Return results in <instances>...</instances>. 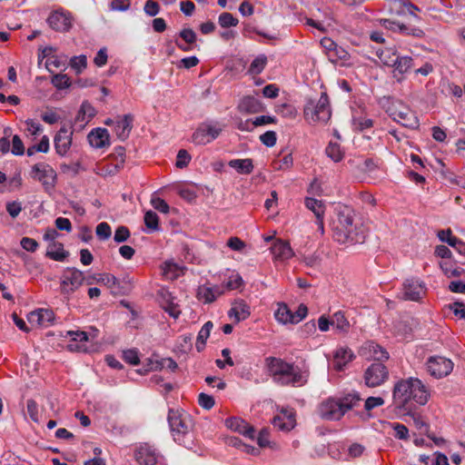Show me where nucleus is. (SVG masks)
Here are the masks:
<instances>
[{
  "instance_id": "16",
  "label": "nucleus",
  "mask_w": 465,
  "mask_h": 465,
  "mask_svg": "<svg viewBox=\"0 0 465 465\" xmlns=\"http://www.w3.org/2000/svg\"><path fill=\"white\" fill-rule=\"evenodd\" d=\"M72 134L65 126L60 128L54 138V149L57 154L64 156L72 145Z\"/></svg>"
},
{
  "instance_id": "54",
  "label": "nucleus",
  "mask_w": 465,
  "mask_h": 465,
  "mask_svg": "<svg viewBox=\"0 0 465 465\" xmlns=\"http://www.w3.org/2000/svg\"><path fill=\"white\" fill-rule=\"evenodd\" d=\"M130 237V231L125 226H119L114 235V240L115 242L121 243Z\"/></svg>"
},
{
  "instance_id": "1",
  "label": "nucleus",
  "mask_w": 465,
  "mask_h": 465,
  "mask_svg": "<svg viewBox=\"0 0 465 465\" xmlns=\"http://www.w3.org/2000/svg\"><path fill=\"white\" fill-rule=\"evenodd\" d=\"M336 215L331 223L334 241L344 245L361 244L365 242L368 229L351 208L340 207Z\"/></svg>"
},
{
  "instance_id": "19",
  "label": "nucleus",
  "mask_w": 465,
  "mask_h": 465,
  "mask_svg": "<svg viewBox=\"0 0 465 465\" xmlns=\"http://www.w3.org/2000/svg\"><path fill=\"white\" fill-rule=\"evenodd\" d=\"M87 139L90 145L95 149H102L110 145V134L105 128L97 127L93 129Z\"/></svg>"
},
{
  "instance_id": "35",
  "label": "nucleus",
  "mask_w": 465,
  "mask_h": 465,
  "mask_svg": "<svg viewBox=\"0 0 465 465\" xmlns=\"http://www.w3.org/2000/svg\"><path fill=\"white\" fill-rule=\"evenodd\" d=\"M373 120L365 116H353L351 120L352 128L358 132H363L373 126Z\"/></svg>"
},
{
  "instance_id": "2",
  "label": "nucleus",
  "mask_w": 465,
  "mask_h": 465,
  "mask_svg": "<svg viewBox=\"0 0 465 465\" xmlns=\"http://www.w3.org/2000/svg\"><path fill=\"white\" fill-rule=\"evenodd\" d=\"M430 392L429 388L418 378L409 377L398 381L392 390V399L396 407L403 410H411L412 402L425 405Z\"/></svg>"
},
{
  "instance_id": "59",
  "label": "nucleus",
  "mask_w": 465,
  "mask_h": 465,
  "mask_svg": "<svg viewBox=\"0 0 465 465\" xmlns=\"http://www.w3.org/2000/svg\"><path fill=\"white\" fill-rule=\"evenodd\" d=\"M293 159L291 153L284 155L281 160L274 163V168L278 170H285L292 165Z\"/></svg>"
},
{
  "instance_id": "58",
  "label": "nucleus",
  "mask_w": 465,
  "mask_h": 465,
  "mask_svg": "<svg viewBox=\"0 0 465 465\" xmlns=\"http://www.w3.org/2000/svg\"><path fill=\"white\" fill-rule=\"evenodd\" d=\"M11 152L15 155H23L25 153V146L18 135H14L12 141V149Z\"/></svg>"
},
{
  "instance_id": "30",
  "label": "nucleus",
  "mask_w": 465,
  "mask_h": 465,
  "mask_svg": "<svg viewBox=\"0 0 465 465\" xmlns=\"http://www.w3.org/2000/svg\"><path fill=\"white\" fill-rule=\"evenodd\" d=\"M228 165L240 174H250L254 168L252 160L250 158L232 159L228 162Z\"/></svg>"
},
{
  "instance_id": "41",
  "label": "nucleus",
  "mask_w": 465,
  "mask_h": 465,
  "mask_svg": "<svg viewBox=\"0 0 465 465\" xmlns=\"http://www.w3.org/2000/svg\"><path fill=\"white\" fill-rule=\"evenodd\" d=\"M326 154L335 163L340 162L343 157V153L341 150L340 144L331 142L326 147Z\"/></svg>"
},
{
  "instance_id": "10",
  "label": "nucleus",
  "mask_w": 465,
  "mask_h": 465,
  "mask_svg": "<svg viewBox=\"0 0 465 465\" xmlns=\"http://www.w3.org/2000/svg\"><path fill=\"white\" fill-rule=\"evenodd\" d=\"M453 366L451 360L439 355L430 356L425 362L426 371L435 379L448 376L452 371Z\"/></svg>"
},
{
  "instance_id": "38",
  "label": "nucleus",
  "mask_w": 465,
  "mask_h": 465,
  "mask_svg": "<svg viewBox=\"0 0 465 465\" xmlns=\"http://www.w3.org/2000/svg\"><path fill=\"white\" fill-rule=\"evenodd\" d=\"M267 64V57L261 54L254 58L251 63L248 72L252 74H259L262 72Z\"/></svg>"
},
{
  "instance_id": "63",
  "label": "nucleus",
  "mask_w": 465,
  "mask_h": 465,
  "mask_svg": "<svg viewBox=\"0 0 465 465\" xmlns=\"http://www.w3.org/2000/svg\"><path fill=\"white\" fill-rule=\"evenodd\" d=\"M20 244L23 249L32 252H35L38 247V242L35 239L29 237H23L21 239Z\"/></svg>"
},
{
  "instance_id": "43",
  "label": "nucleus",
  "mask_w": 465,
  "mask_h": 465,
  "mask_svg": "<svg viewBox=\"0 0 465 465\" xmlns=\"http://www.w3.org/2000/svg\"><path fill=\"white\" fill-rule=\"evenodd\" d=\"M144 224L152 231L159 230V218L153 211H147L144 214Z\"/></svg>"
},
{
  "instance_id": "28",
  "label": "nucleus",
  "mask_w": 465,
  "mask_h": 465,
  "mask_svg": "<svg viewBox=\"0 0 465 465\" xmlns=\"http://www.w3.org/2000/svg\"><path fill=\"white\" fill-rule=\"evenodd\" d=\"M91 278L92 283L96 282L98 283H103L111 289V292L114 294L120 293V282L119 280L114 276L113 274H98L89 276Z\"/></svg>"
},
{
  "instance_id": "23",
  "label": "nucleus",
  "mask_w": 465,
  "mask_h": 465,
  "mask_svg": "<svg viewBox=\"0 0 465 465\" xmlns=\"http://www.w3.org/2000/svg\"><path fill=\"white\" fill-rule=\"evenodd\" d=\"M361 351L363 355L373 359L376 361L375 362H381L390 357L389 352L383 347L372 341L366 342Z\"/></svg>"
},
{
  "instance_id": "18",
  "label": "nucleus",
  "mask_w": 465,
  "mask_h": 465,
  "mask_svg": "<svg viewBox=\"0 0 465 465\" xmlns=\"http://www.w3.org/2000/svg\"><path fill=\"white\" fill-rule=\"evenodd\" d=\"M225 425L230 430L237 431L248 439L253 440L255 437L254 428L241 418H228L225 420Z\"/></svg>"
},
{
  "instance_id": "50",
  "label": "nucleus",
  "mask_w": 465,
  "mask_h": 465,
  "mask_svg": "<svg viewBox=\"0 0 465 465\" xmlns=\"http://www.w3.org/2000/svg\"><path fill=\"white\" fill-rule=\"evenodd\" d=\"M198 403L204 410H211L214 406V399L212 395L201 392L198 396Z\"/></svg>"
},
{
  "instance_id": "29",
  "label": "nucleus",
  "mask_w": 465,
  "mask_h": 465,
  "mask_svg": "<svg viewBox=\"0 0 465 465\" xmlns=\"http://www.w3.org/2000/svg\"><path fill=\"white\" fill-rule=\"evenodd\" d=\"M272 255L277 260H288L293 255L290 244L284 241L278 240L271 247Z\"/></svg>"
},
{
  "instance_id": "57",
  "label": "nucleus",
  "mask_w": 465,
  "mask_h": 465,
  "mask_svg": "<svg viewBox=\"0 0 465 465\" xmlns=\"http://www.w3.org/2000/svg\"><path fill=\"white\" fill-rule=\"evenodd\" d=\"M143 11L149 16H155L160 12V6L155 1L147 0L144 4Z\"/></svg>"
},
{
  "instance_id": "45",
  "label": "nucleus",
  "mask_w": 465,
  "mask_h": 465,
  "mask_svg": "<svg viewBox=\"0 0 465 465\" xmlns=\"http://www.w3.org/2000/svg\"><path fill=\"white\" fill-rule=\"evenodd\" d=\"M219 25L223 28L236 26L238 19L235 18L231 13H223L218 18Z\"/></svg>"
},
{
  "instance_id": "64",
  "label": "nucleus",
  "mask_w": 465,
  "mask_h": 465,
  "mask_svg": "<svg viewBox=\"0 0 465 465\" xmlns=\"http://www.w3.org/2000/svg\"><path fill=\"white\" fill-rule=\"evenodd\" d=\"M107 50L105 47H103L97 52L95 57L94 58V63L98 67H102L107 63Z\"/></svg>"
},
{
  "instance_id": "62",
  "label": "nucleus",
  "mask_w": 465,
  "mask_h": 465,
  "mask_svg": "<svg viewBox=\"0 0 465 465\" xmlns=\"http://www.w3.org/2000/svg\"><path fill=\"white\" fill-rule=\"evenodd\" d=\"M124 360L132 364V365H137L140 361L138 357V352L136 350H126L123 352Z\"/></svg>"
},
{
  "instance_id": "49",
  "label": "nucleus",
  "mask_w": 465,
  "mask_h": 465,
  "mask_svg": "<svg viewBox=\"0 0 465 465\" xmlns=\"http://www.w3.org/2000/svg\"><path fill=\"white\" fill-rule=\"evenodd\" d=\"M190 161L191 155L186 150L181 149L178 151L175 163L176 167L183 169L189 164Z\"/></svg>"
},
{
  "instance_id": "13",
  "label": "nucleus",
  "mask_w": 465,
  "mask_h": 465,
  "mask_svg": "<svg viewBox=\"0 0 465 465\" xmlns=\"http://www.w3.org/2000/svg\"><path fill=\"white\" fill-rule=\"evenodd\" d=\"M425 293L424 284L418 279H407L403 283V288L399 297L405 301L418 302Z\"/></svg>"
},
{
  "instance_id": "48",
  "label": "nucleus",
  "mask_w": 465,
  "mask_h": 465,
  "mask_svg": "<svg viewBox=\"0 0 465 465\" xmlns=\"http://www.w3.org/2000/svg\"><path fill=\"white\" fill-rule=\"evenodd\" d=\"M95 232L97 237L103 241L109 239L112 234L111 227L105 222L100 223L96 226Z\"/></svg>"
},
{
  "instance_id": "11",
  "label": "nucleus",
  "mask_w": 465,
  "mask_h": 465,
  "mask_svg": "<svg viewBox=\"0 0 465 465\" xmlns=\"http://www.w3.org/2000/svg\"><path fill=\"white\" fill-rule=\"evenodd\" d=\"M220 124L206 122L201 124L192 135V142L197 145H204L215 140L222 133Z\"/></svg>"
},
{
  "instance_id": "24",
  "label": "nucleus",
  "mask_w": 465,
  "mask_h": 465,
  "mask_svg": "<svg viewBox=\"0 0 465 465\" xmlns=\"http://www.w3.org/2000/svg\"><path fill=\"white\" fill-rule=\"evenodd\" d=\"M238 110L242 114H257L264 111L263 104L255 97L248 95L241 99Z\"/></svg>"
},
{
  "instance_id": "20",
  "label": "nucleus",
  "mask_w": 465,
  "mask_h": 465,
  "mask_svg": "<svg viewBox=\"0 0 465 465\" xmlns=\"http://www.w3.org/2000/svg\"><path fill=\"white\" fill-rule=\"evenodd\" d=\"M413 66V59L409 55H401L400 54L395 57V61L391 67L394 68L393 77L397 78L398 82L403 80V75L407 74Z\"/></svg>"
},
{
  "instance_id": "4",
  "label": "nucleus",
  "mask_w": 465,
  "mask_h": 465,
  "mask_svg": "<svg viewBox=\"0 0 465 465\" xmlns=\"http://www.w3.org/2000/svg\"><path fill=\"white\" fill-rule=\"evenodd\" d=\"M360 394L356 391L348 393L340 399H328L319 406V415L328 420H340L348 411L357 406L361 401Z\"/></svg>"
},
{
  "instance_id": "52",
  "label": "nucleus",
  "mask_w": 465,
  "mask_h": 465,
  "mask_svg": "<svg viewBox=\"0 0 465 465\" xmlns=\"http://www.w3.org/2000/svg\"><path fill=\"white\" fill-rule=\"evenodd\" d=\"M380 25L383 26L386 29L391 30L393 32H400L402 33L403 24H401L400 22L393 21L391 19H381Z\"/></svg>"
},
{
  "instance_id": "32",
  "label": "nucleus",
  "mask_w": 465,
  "mask_h": 465,
  "mask_svg": "<svg viewBox=\"0 0 465 465\" xmlns=\"http://www.w3.org/2000/svg\"><path fill=\"white\" fill-rule=\"evenodd\" d=\"M275 320L282 324H292V312L285 303L278 305V309L274 312Z\"/></svg>"
},
{
  "instance_id": "15",
  "label": "nucleus",
  "mask_w": 465,
  "mask_h": 465,
  "mask_svg": "<svg viewBox=\"0 0 465 465\" xmlns=\"http://www.w3.org/2000/svg\"><path fill=\"white\" fill-rule=\"evenodd\" d=\"M157 457L155 449L147 443L141 444L134 451V459L139 465H155Z\"/></svg>"
},
{
  "instance_id": "21",
  "label": "nucleus",
  "mask_w": 465,
  "mask_h": 465,
  "mask_svg": "<svg viewBox=\"0 0 465 465\" xmlns=\"http://www.w3.org/2000/svg\"><path fill=\"white\" fill-rule=\"evenodd\" d=\"M224 293L223 286L200 285L197 289V298L204 303H211L215 299Z\"/></svg>"
},
{
  "instance_id": "6",
  "label": "nucleus",
  "mask_w": 465,
  "mask_h": 465,
  "mask_svg": "<svg viewBox=\"0 0 465 465\" xmlns=\"http://www.w3.org/2000/svg\"><path fill=\"white\" fill-rule=\"evenodd\" d=\"M303 113L308 121L327 123L331 115L327 94L322 93L318 100L308 99Z\"/></svg>"
},
{
  "instance_id": "44",
  "label": "nucleus",
  "mask_w": 465,
  "mask_h": 465,
  "mask_svg": "<svg viewBox=\"0 0 465 465\" xmlns=\"http://www.w3.org/2000/svg\"><path fill=\"white\" fill-rule=\"evenodd\" d=\"M52 84L58 90L65 89L70 86V78L66 74H57L51 79Z\"/></svg>"
},
{
  "instance_id": "8",
  "label": "nucleus",
  "mask_w": 465,
  "mask_h": 465,
  "mask_svg": "<svg viewBox=\"0 0 465 465\" xmlns=\"http://www.w3.org/2000/svg\"><path fill=\"white\" fill-rule=\"evenodd\" d=\"M99 330L94 327H90L88 331H67L64 337H69L70 342L67 349L70 351L90 352L93 349L87 346V342L93 341L97 339Z\"/></svg>"
},
{
  "instance_id": "56",
  "label": "nucleus",
  "mask_w": 465,
  "mask_h": 465,
  "mask_svg": "<svg viewBox=\"0 0 465 465\" xmlns=\"http://www.w3.org/2000/svg\"><path fill=\"white\" fill-rule=\"evenodd\" d=\"M308 313V308L303 303H301L296 312H292V324H297L302 322Z\"/></svg>"
},
{
  "instance_id": "36",
  "label": "nucleus",
  "mask_w": 465,
  "mask_h": 465,
  "mask_svg": "<svg viewBox=\"0 0 465 465\" xmlns=\"http://www.w3.org/2000/svg\"><path fill=\"white\" fill-rule=\"evenodd\" d=\"M394 5L399 8V10L397 11L398 14L408 12L415 19H420V17L414 14V11H420V8L415 5L411 4V2H405L403 0H395Z\"/></svg>"
},
{
  "instance_id": "5",
  "label": "nucleus",
  "mask_w": 465,
  "mask_h": 465,
  "mask_svg": "<svg viewBox=\"0 0 465 465\" xmlns=\"http://www.w3.org/2000/svg\"><path fill=\"white\" fill-rule=\"evenodd\" d=\"M167 420L174 441L186 448H190L193 444L192 420L190 416L178 410L170 409Z\"/></svg>"
},
{
  "instance_id": "47",
  "label": "nucleus",
  "mask_w": 465,
  "mask_h": 465,
  "mask_svg": "<svg viewBox=\"0 0 465 465\" xmlns=\"http://www.w3.org/2000/svg\"><path fill=\"white\" fill-rule=\"evenodd\" d=\"M152 206L162 213H168L170 207L168 203L162 198L155 196L154 194L151 198Z\"/></svg>"
},
{
  "instance_id": "26",
  "label": "nucleus",
  "mask_w": 465,
  "mask_h": 465,
  "mask_svg": "<svg viewBox=\"0 0 465 465\" xmlns=\"http://www.w3.org/2000/svg\"><path fill=\"white\" fill-rule=\"evenodd\" d=\"M392 119L403 126L415 129L419 126L418 120L408 110H393L391 113Z\"/></svg>"
},
{
  "instance_id": "31",
  "label": "nucleus",
  "mask_w": 465,
  "mask_h": 465,
  "mask_svg": "<svg viewBox=\"0 0 465 465\" xmlns=\"http://www.w3.org/2000/svg\"><path fill=\"white\" fill-rule=\"evenodd\" d=\"M46 256L57 262H63L68 252L64 250L63 244L60 242H51L47 248Z\"/></svg>"
},
{
  "instance_id": "17",
  "label": "nucleus",
  "mask_w": 465,
  "mask_h": 465,
  "mask_svg": "<svg viewBox=\"0 0 465 465\" xmlns=\"http://www.w3.org/2000/svg\"><path fill=\"white\" fill-rule=\"evenodd\" d=\"M27 320L33 326L48 327L54 321V313L49 309H38L27 315Z\"/></svg>"
},
{
  "instance_id": "22",
  "label": "nucleus",
  "mask_w": 465,
  "mask_h": 465,
  "mask_svg": "<svg viewBox=\"0 0 465 465\" xmlns=\"http://www.w3.org/2000/svg\"><path fill=\"white\" fill-rule=\"evenodd\" d=\"M134 117L132 114H124L123 117L118 116L115 119L114 132L118 139L125 141L132 131Z\"/></svg>"
},
{
  "instance_id": "25",
  "label": "nucleus",
  "mask_w": 465,
  "mask_h": 465,
  "mask_svg": "<svg viewBox=\"0 0 465 465\" xmlns=\"http://www.w3.org/2000/svg\"><path fill=\"white\" fill-rule=\"evenodd\" d=\"M251 314L250 306L243 300H236L228 312V316L240 322L247 319Z\"/></svg>"
},
{
  "instance_id": "12",
  "label": "nucleus",
  "mask_w": 465,
  "mask_h": 465,
  "mask_svg": "<svg viewBox=\"0 0 465 465\" xmlns=\"http://www.w3.org/2000/svg\"><path fill=\"white\" fill-rule=\"evenodd\" d=\"M32 177L42 183L45 189L54 187L56 181V173L47 163H39L32 167Z\"/></svg>"
},
{
  "instance_id": "37",
  "label": "nucleus",
  "mask_w": 465,
  "mask_h": 465,
  "mask_svg": "<svg viewBox=\"0 0 465 465\" xmlns=\"http://www.w3.org/2000/svg\"><path fill=\"white\" fill-rule=\"evenodd\" d=\"M331 325L336 327L341 331H347L350 326L348 320L345 318L344 313L341 311L336 312L332 315Z\"/></svg>"
},
{
  "instance_id": "55",
  "label": "nucleus",
  "mask_w": 465,
  "mask_h": 465,
  "mask_svg": "<svg viewBox=\"0 0 465 465\" xmlns=\"http://www.w3.org/2000/svg\"><path fill=\"white\" fill-rule=\"evenodd\" d=\"M179 35L188 45H193L197 40V35L195 32L191 28L183 29L179 33Z\"/></svg>"
},
{
  "instance_id": "61",
  "label": "nucleus",
  "mask_w": 465,
  "mask_h": 465,
  "mask_svg": "<svg viewBox=\"0 0 465 465\" xmlns=\"http://www.w3.org/2000/svg\"><path fill=\"white\" fill-rule=\"evenodd\" d=\"M384 400L381 397H369L366 399L364 408L366 411H371L376 407L382 406Z\"/></svg>"
},
{
  "instance_id": "53",
  "label": "nucleus",
  "mask_w": 465,
  "mask_h": 465,
  "mask_svg": "<svg viewBox=\"0 0 465 465\" xmlns=\"http://www.w3.org/2000/svg\"><path fill=\"white\" fill-rule=\"evenodd\" d=\"M109 6L111 11L124 12L129 10L131 2L130 0H113Z\"/></svg>"
},
{
  "instance_id": "39",
  "label": "nucleus",
  "mask_w": 465,
  "mask_h": 465,
  "mask_svg": "<svg viewBox=\"0 0 465 465\" xmlns=\"http://www.w3.org/2000/svg\"><path fill=\"white\" fill-rule=\"evenodd\" d=\"M124 166H122L121 161L115 163H110L104 166H100L96 173L104 177L113 176L116 174Z\"/></svg>"
},
{
  "instance_id": "14",
  "label": "nucleus",
  "mask_w": 465,
  "mask_h": 465,
  "mask_svg": "<svg viewBox=\"0 0 465 465\" xmlns=\"http://www.w3.org/2000/svg\"><path fill=\"white\" fill-rule=\"evenodd\" d=\"M46 21L49 26L57 32H67L72 27L71 15L64 11L53 12Z\"/></svg>"
},
{
  "instance_id": "60",
  "label": "nucleus",
  "mask_w": 465,
  "mask_h": 465,
  "mask_svg": "<svg viewBox=\"0 0 465 465\" xmlns=\"http://www.w3.org/2000/svg\"><path fill=\"white\" fill-rule=\"evenodd\" d=\"M27 412L35 422H38V405L35 401L30 399L26 401Z\"/></svg>"
},
{
  "instance_id": "33",
  "label": "nucleus",
  "mask_w": 465,
  "mask_h": 465,
  "mask_svg": "<svg viewBox=\"0 0 465 465\" xmlns=\"http://www.w3.org/2000/svg\"><path fill=\"white\" fill-rule=\"evenodd\" d=\"M377 56L382 62V64L386 66L391 67L395 61V57L399 54L398 51L395 48H384L379 49L377 52Z\"/></svg>"
},
{
  "instance_id": "42",
  "label": "nucleus",
  "mask_w": 465,
  "mask_h": 465,
  "mask_svg": "<svg viewBox=\"0 0 465 465\" xmlns=\"http://www.w3.org/2000/svg\"><path fill=\"white\" fill-rule=\"evenodd\" d=\"M86 65L87 58L84 54L73 56L70 60V66L77 74H81L86 68Z\"/></svg>"
},
{
  "instance_id": "46",
  "label": "nucleus",
  "mask_w": 465,
  "mask_h": 465,
  "mask_svg": "<svg viewBox=\"0 0 465 465\" xmlns=\"http://www.w3.org/2000/svg\"><path fill=\"white\" fill-rule=\"evenodd\" d=\"M439 239L447 242L451 247H456V243H460V240L451 234L450 230H442L438 232Z\"/></svg>"
},
{
  "instance_id": "9",
  "label": "nucleus",
  "mask_w": 465,
  "mask_h": 465,
  "mask_svg": "<svg viewBox=\"0 0 465 465\" xmlns=\"http://www.w3.org/2000/svg\"><path fill=\"white\" fill-rule=\"evenodd\" d=\"M390 377L388 368L381 362H372L364 371L363 381L368 388H376L384 384Z\"/></svg>"
},
{
  "instance_id": "7",
  "label": "nucleus",
  "mask_w": 465,
  "mask_h": 465,
  "mask_svg": "<svg viewBox=\"0 0 465 465\" xmlns=\"http://www.w3.org/2000/svg\"><path fill=\"white\" fill-rule=\"evenodd\" d=\"M85 282L92 284L90 277H84V272L76 268H66L60 277V293L67 300Z\"/></svg>"
},
{
  "instance_id": "3",
  "label": "nucleus",
  "mask_w": 465,
  "mask_h": 465,
  "mask_svg": "<svg viewBox=\"0 0 465 465\" xmlns=\"http://www.w3.org/2000/svg\"><path fill=\"white\" fill-rule=\"evenodd\" d=\"M265 361L270 375L277 384L301 387L307 383L308 372L299 366L276 357H268Z\"/></svg>"
},
{
  "instance_id": "40",
  "label": "nucleus",
  "mask_w": 465,
  "mask_h": 465,
  "mask_svg": "<svg viewBox=\"0 0 465 465\" xmlns=\"http://www.w3.org/2000/svg\"><path fill=\"white\" fill-rule=\"evenodd\" d=\"M294 418L292 415L287 417V421L283 420L281 416H275L272 419V425L280 430H290L294 427Z\"/></svg>"
},
{
  "instance_id": "27",
  "label": "nucleus",
  "mask_w": 465,
  "mask_h": 465,
  "mask_svg": "<svg viewBox=\"0 0 465 465\" xmlns=\"http://www.w3.org/2000/svg\"><path fill=\"white\" fill-rule=\"evenodd\" d=\"M354 354L349 348L341 347L337 349L333 355L332 365L336 371H342L346 364L351 361Z\"/></svg>"
},
{
  "instance_id": "51",
  "label": "nucleus",
  "mask_w": 465,
  "mask_h": 465,
  "mask_svg": "<svg viewBox=\"0 0 465 465\" xmlns=\"http://www.w3.org/2000/svg\"><path fill=\"white\" fill-rule=\"evenodd\" d=\"M262 143L267 147H272L277 141V134L274 131H267L260 136Z\"/></svg>"
},
{
  "instance_id": "34",
  "label": "nucleus",
  "mask_w": 465,
  "mask_h": 465,
  "mask_svg": "<svg viewBox=\"0 0 465 465\" xmlns=\"http://www.w3.org/2000/svg\"><path fill=\"white\" fill-rule=\"evenodd\" d=\"M305 205L309 210H311L314 213L317 220L323 219L325 207L322 201L307 197L305 199Z\"/></svg>"
}]
</instances>
